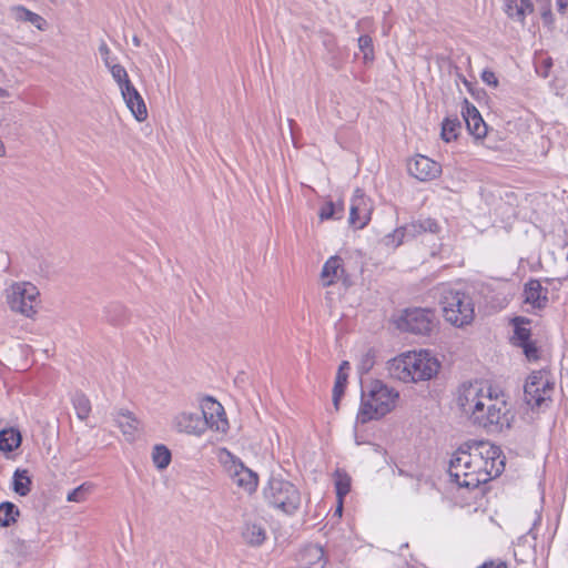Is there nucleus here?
I'll return each mask as SVG.
<instances>
[{
	"mask_svg": "<svg viewBox=\"0 0 568 568\" xmlns=\"http://www.w3.org/2000/svg\"><path fill=\"white\" fill-rule=\"evenodd\" d=\"M374 357L375 355L372 349H369L362 356L361 363L358 365V371L361 374H366L372 369L375 363Z\"/></svg>",
	"mask_w": 568,
	"mask_h": 568,
	"instance_id": "obj_42",
	"label": "nucleus"
},
{
	"mask_svg": "<svg viewBox=\"0 0 568 568\" xmlns=\"http://www.w3.org/2000/svg\"><path fill=\"white\" fill-rule=\"evenodd\" d=\"M555 389V382L548 371H534L526 379L524 399L528 406L541 408L549 406Z\"/></svg>",
	"mask_w": 568,
	"mask_h": 568,
	"instance_id": "obj_6",
	"label": "nucleus"
},
{
	"mask_svg": "<svg viewBox=\"0 0 568 568\" xmlns=\"http://www.w3.org/2000/svg\"><path fill=\"white\" fill-rule=\"evenodd\" d=\"M506 13L509 18L523 22L527 13L532 12L530 0H505Z\"/></svg>",
	"mask_w": 568,
	"mask_h": 568,
	"instance_id": "obj_26",
	"label": "nucleus"
},
{
	"mask_svg": "<svg viewBox=\"0 0 568 568\" xmlns=\"http://www.w3.org/2000/svg\"><path fill=\"white\" fill-rule=\"evenodd\" d=\"M173 423L180 433L200 436L206 430V422L200 413H180L174 417Z\"/></svg>",
	"mask_w": 568,
	"mask_h": 568,
	"instance_id": "obj_15",
	"label": "nucleus"
},
{
	"mask_svg": "<svg viewBox=\"0 0 568 568\" xmlns=\"http://www.w3.org/2000/svg\"><path fill=\"white\" fill-rule=\"evenodd\" d=\"M20 515L19 508L11 501L0 504V526L9 527L17 521Z\"/></svg>",
	"mask_w": 568,
	"mask_h": 568,
	"instance_id": "obj_31",
	"label": "nucleus"
},
{
	"mask_svg": "<svg viewBox=\"0 0 568 568\" xmlns=\"http://www.w3.org/2000/svg\"><path fill=\"white\" fill-rule=\"evenodd\" d=\"M7 97H9L8 91L2 89V88H0V98H7Z\"/></svg>",
	"mask_w": 568,
	"mask_h": 568,
	"instance_id": "obj_52",
	"label": "nucleus"
},
{
	"mask_svg": "<svg viewBox=\"0 0 568 568\" xmlns=\"http://www.w3.org/2000/svg\"><path fill=\"white\" fill-rule=\"evenodd\" d=\"M462 410L469 416L473 425L484 428L487 433H501L509 429L515 418L507 402L491 389L487 392L477 385H469L458 397Z\"/></svg>",
	"mask_w": 568,
	"mask_h": 568,
	"instance_id": "obj_1",
	"label": "nucleus"
},
{
	"mask_svg": "<svg viewBox=\"0 0 568 568\" xmlns=\"http://www.w3.org/2000/svg\"><path fill=\"white\" fill-rule=\"evenodd\" d=\"M343 204H335L332 201L326 202L318 212L321 221L325 220H341L343 217Z\"/></svg>",
	"mask_w": 568,
	"mask_h": 568,
	"instance_id": "obj_36",
	"label": "nucleus"
},
{
	"mask_svg": "<svg viewBox=\"0 0 568 568\" xmlns=\"http://www.w3.org/2000/svg\"><path fill=\"white\" fill-rule=\"evenodd\" d=\"M439 368L440 363L429 351L403 353L387 363L389 376L404 383L429 381Z\"/></svg>",
	"mask_w": 568,
	"mask_h": 568,
	"instance_id": "obj_2",
	"label": "nucleus"
},
{
	"mask_svg": "<svg viewBox=\"0 0 568 568\" xmlns=\"http://www.w3.org/2000/svg\"><path fill=\"white\" fill-rule=\"evenodd\" d=\"M99 53L101 54L102 60H103V62H104L105 67L112 63V62H111V58H110V55H111V50H110V48L108 47L106 42H105V41H103V40L101 41V43H100V45H99Z\"/></svg>",
	"mask_w": 568,
	"mask_h": 568,
	"instance_id": "obj_45",
	"label": "nucleus"
},
{
	"mask_svg": "<svg viewBox=\"0 0 568 568\" xmlns=\"http://www.w3.org/2000/svg\"><path fill=\"white\" fill-rule=\"evenodd\" d=\"M121 94L126 106L130 109L134 118L139 122L144 121L148 118L146 105L144 103L143 98L135 89V87L131 84L130 87H128V90L121 91Z\"/></svg>",
	"mask_w": 568,
	"mask_h": 568,
	"instance_id": "obj_18",
	"label": "nucleus"
},
{
	"mask_svg": "<svg viewBox=\"0 0 568 568\" xmlns=\"http://www.w3.org/2000/svg\"><path fill=\"white\" fill-rule=\"evenodd\" d=\"M335 477V488L338 500H343V498L351 490V477L343 470L337 469L334 474Z\"/></svg>",
	"mask_w": 568,
	"mask_h": 568,
	"instance_id": "obj_38",
	"label": "nucleus"
},
{
	"mask_svg": "<svg viewBox=\"0 0 568 568\" xmlns=\"http://www.w3.org/2000/svg\"><path fill=\"white\" fill-rule=\"evenodd\" d=\"M439 305L444 318L456 327L469 325L475 317V305L469 293L443 286L440 288Z\"/></svg>",
	"mask_w": 568,
	"mask_h": 568,
	"instance_id": "obj_4",
	"label": "nucleus"
},
{
	"mask_svg": "<svg viewBox=\"0 0 568 568\" xmlns=\"http://www.w3.org/2000/svg\"><path fill=\"white\" fill-rule=\"evenodd\" d=\"M372 206L361 189H356L349 207V224L355 229L365 227L371 220Z\"/></svg>",
	"mask_w": 568,
	"mask_h": 568,
	"instance_id": "obj_11",
	"label": "nucleus"
},
{
	"mask_svg": "<svg viewBox=\"0 0 568 568\" xmlns=\"http://www.w3.org/2000/svg\"><path fill=\"white\" fill-rule=\"evenodd\" d=\"M71 402L78 418L85 420L91 413V403L88 396L78 390L72 395Z\"/></svg>",
	"mask_w": 568,
	"mask_h": 568,
	"instance_id": "obj_30",
	"label": "nucleus"
},
{
	"mask_svg": "<svg viewBox=\"0 0 568 568\" xmlns=\"http://www.w3.org/2000/svg\"><path fill=\"white\" fill-rule=\"evenodd\" d=\"M405 237L408 236L404 230V226H402L385 235L382 241L386 246L395 248L403 243Z\"/></svg>",
	"mask_w": 568,
	"mask_h": 568,
	"instance_id": "obj_40",
	"label": "nucleus"
},
{
	"mask_svg": "<svg viewBox=\"0 0 568 568\" xmlns=\"http://www.w3.org/2000/svg\"><path fill=\"white\" fill-rule=\"evenodd\" d=\"M263 495L270 507L286 515L294 514L301 506L300 490L282 477L272 476L263 489Z\"/></svg>",
	"mask_w": 568,
	"mask_h": 568,
	"instance_id": "obj_5",
	"label": "nucleus"
},
{
	"mask_svg": "<svg viewBox=\"0 0 568 568\" xmlns=\"http://www.w3.org/2000/svg\"><path fill=\"white\" fill-rule=\"evenodd\" d=\"M462 476L458 480H453L459 487L475 489L478 488L480 484H486L493 478H496L493 475H488V471L485 469L479 470H469L467 473L458 474Z\"/></svg>",
	"mask_w": 568,
	"mask_h": 568,
	"instance_id": "obj_21",
	"label": "nucleus"
},
{
	"mask_svg": "<svg viewBox=\"0 0 568 568\" xmlns=\"http://www.w3.org/2000/svg\"><path fill=\"white\" fill-rule=\"evenodd\" d=\"M106 68L110 70L112 78L118 83L120 90H128V87H130L132 82L129 79L126 70L119 63H111L106 65Z\"/></svg>",
	"mask_w": 568,
	"mask_h": 568,
	"instance_id": "obj_37",
	"label": "nucleus"
},
{
	"mask_svg": "<svg viewBox=\"0 0 568 568\" xmlns=\"http://www.w3.org/2000/svg\"><path fill=\"white\" fill-rule=\"evenodd\" d=\"M460 121L457 118H446L442 124L440 136L445 142H450L458 136Z\"/></svg>",
	"mask_w": 568,
	"mask_h": 568,
	"instance_id": "obj_33",
	"label": "nucleus"
},
{
	"mask_svg": "<svg viewBox=\"0 0 568 568\" xmlns=\"http://www.w3.org/2000/svg\"><path fill=\"white\" fill-rule=\"evenodd\" d=\"M548 290L541 286L539 280H529L524 287L525 302L534 308L541 310L548 303Z\"/></svg>",
	"mask_w": 568,
	"mask_h": 568,
	"instance_id": "obj_17",
	"label": "nucleus"
},
{
	"mask_svg": "<svg viewBox=\"0 0 568 568\" xmlns=\"http://www.w3.org/2000/svg\"><path fill=\"white\" fill-rule=\"evenodd\" d=\"M462 115L468 132L476 139H483L487 134V125L479 111L467 99L464 100Z\"/></svg>",
	"mask_w": 568,
	"mask_h": 568,
	"instance_id": "obj_14",
	"label": "nucleus"
},
{
	"mask_svg": "<svg viewBox=\"0 0 568 568\" xmlns=\"http://www.w3.org/2000/svg\"><path fill=\"white\" fill-rule=\"evenodd\" d=\"M172 459L170 449L164 445H155L152 452V460L156 468L165 469Z\"/></svg>",
	"mask_w": 568,
	"mask_h": 568,
	"instance_id": "obj_35",
	"label": "nucleus"
},
{
	"mask_svg": "<svg viewBox=\"0 0 568 568\" xmlns=\"http://www.w3.org/2000/svg\"><path fill=\"white\" fill-rule=\"evenodd\" d=\"M477 568H508V566L505 561H499L497 565H495L493 560H487Z\"/></svg>",
	"mask_w": 568,
	"mask_h": 568,
	"instance_id": "obj_47",
	"label": "nucleus"
},
{
	"mask_svg": "<svg viewBox=\"0 0 568 568\" xmlns=\"http://www.w3.org/2000/svg\"><path fill=\"white\" fill-rule=\"evenodd\" d=\"M342 510H343V500H338V507L336 509V513H338L341 515Z\"/></svg>",
	"mask_w": 568,
	"mask_h": 568,
	"instance_id": "obj_53",
	"label": "nucleus"
},
{
	"mask_svg": "<svg viewBox=\"0 0 568 568\" xmlns=\"http://www.w3.org/2000/svg\"><path fill=\"white\" fill-rule=\"evenodd\" d=\"M38 296L37 286L29 282L13 283L7 290V302L10 308L26 317H32L36 314Z\"/></svg>",
	"mask_w": 568,
	"mask_h": 568,
	"instance_id": "obj_9",
	"label": "nucleus"
},
{
	"mask_svg": "<svg viewBox=\"0 0 568 568\" xmlns=\"http://www.w3.org/2000/svg\"><path fill=\"white\" fill-rule=\"evenodd\" d=\"M301 561L305 568H324L326 560L324 550L318 545H310L301 552Z\"/></svg>",
	"mask_w": 568,
	"mask_h": 568,
	"instance_id": "obj_24",
	"label": "nucleus"
},
{
	"mask_svg": "<svg viewBox=\"0 0 568 568\" xmlns=\"http://www.w3.org/2000/svg\"><path fill=\"white\" fill-rule=\"evenodd\" d=\"M105 320L112 325H123L128 320V311L121 304H110L105 307Z\"/></svg>",
	"mask_w": 568,
	"mask_h": 568,
	"instance_id": "obj_32",
	"label": "nucleus"
},
{
	"mask_svg": "<svg viewBox=\"0 0 568 568\" xmlns=\"http://www.w3.org/2000/svg\"><path fill=\"white\" fill-rule=\"evenodd\" d=\"M530 321L524 317L515 318V328H514V339L515 344L519 346L520 344L527 343L530 341V328L526 327L525 324H529Z\"/></svg>",
	"mask_w": 568,
	"mask_h": 568,
	"instance_id": "obj_34",
	"label": "nucleus"
},
{
	"mask_svg": "<svg viewBox=\"0 0 568 568\" xmlns=\"http://www.w3.org/2000/svg\"><path fill=\"white\" fill-rule=\"evenodd\" d=\"M462 466L466 468V471L483 469V467L476 466L469 449H465V443L458 447L449 462L448 473L452 480H458L462 477L458 475L460 470L458 467Z\"/></svg>",
	"mask_w": 568,
	"mask_h": 568,
	"instance_id": "obj_16",
	"label": "nucleus"
},
{
	"mask_svg": "<svg viewBox=\"0 0 568 568\" xmlns=\"http://www.w3.org/2000/svg\"><path fill=\"white\" fill-rule=\"evenodd\" d=\"M227 471L233 483L247 493L255 491L258 483L257 475L244 466L241 460H233L227 466Z\"/></svg>",
	"mask_w": 568,
	"mask_h": 568,
	"instance_id": "obj_13",
	"label": "nucleus"
},
{
	"mask_svg": "<svg viewBox=\"0 0 568 568\" xmlns=\"http://www.w3.org/2000/svg\"><path fill=\"white\" fill-rule=\"evenodd\" d=\"M481 80L487 85H490L494 88H496L498 85V79H497L495 72H493L491 70H484L481 72Z\"/></svg>",
	"mask_w": 568,
	"mask_h": 568,
	"instance_id": "obj_44",
	"label": "nucleus"
},
{
	"mask_svg": "<svg viewBox=\"0 0 568 568\" xmlns=\"http://www.w3.org/2000/svg\"><path fill=\"white\" fill-rule=\"evenodd\" d=\"M324 45L331 50V48L334 45V39L332 37H328L324 40Z\"/></svg>",
	"mask_w": 568,
	"mask_h": 568,
	"instance_id": "obj_49",
	"label": "nucleus"
},
{
	"mask_svg": "<svg viewBox=\"0 0 568 568\" xmlns=\"http://www.w3.org/2000/svg\"><path fill=\"white\" fill-rule=\"evenodd\" d=\"M242 538L247 545L258 547L266 539V530L262 524L246 523L242 530Z\"/></svg>",
	"mask_w": 568,
	"mask_h": 568,
	"instance_id": "obj_25",
	"label": "nucleus"
},
{
	"mask_svg": "<svg viewBox=\"0 0 568 568\" xmlns=\"http://www.w3.org/2000/svg\"><path fill=\"white\" fill-rule=\"evenodd\" d=\"M349 369V363L347 361H343L338 367V372L336 375L334 388H333V403L336 408H338V403L344 395L345 387L347 384V371Z\"/></svg>",
	"mask_w": 568,
	"mask_h": 568,
	"instance_id": "obj_27",
	"label": "nucleus"
},
{
	"mask_svg": "<svg viewBox=\"0 0 568 568\" xmlns=\"http://www.w3.org/2000/svg\"><path fill=\"white\" fill-rule=\"evenodd\" d=\"M519 347L524 349L525 355L528 359H537L538 358V349L531 341L527 343L520 344Z\"/></svg>",
	"mask_w": 568,
	"mask_h": 568,
	"instance_id": "obj_43",
	"label": "nucleus"
},
{
	"mask_svg": "<svg viewBox=\"0 0 568 568\" xmlns=\"http://www.w3.org/2000/svg\"><path fill=\"white\" fill-rule=\"evenodd\" d=\"M398 392L386 386L382 381L374 379L362 383L361 407L356 416L359 424H366L373 419L384 417L396 405Z\"/></svg>",
	"mask_w": 568,
	"mask_h": 568,
	"instance_id": "obj_3",
	"label": "nucleus"
},
{
	"mask_svg": "<svg viewBox=\"0 0 568 568\" xmlns=\"http://www.w3.org/2000/svg\"><path fill=\"white\" fill-rule=\"evenodd\" d=\"M229 457H231V458H232V462H233V460H236V459L232 456V454H229Z\"/></svg>",
	"mask_w": 568,
	"mask_h": 568,
	"instance_id": "obj_55",
	"label": "nucleus"
},
{
	"mask_svg": "<svg viewBox=\"0 0 568 568\" xmlns=\"http://www.w3.org/2000/svg\"><path fill=\"white\" fill-rule=\"evenodd\" d=\"M91 488H92L91 484H82L68 494L67 500L73 501V503H81V501L85 500L87 496L91 491Z\"/></svg>",
	"mask_w": 568,
	"mask_h": 568,
	"instance_id": "obj_41",
	"label": "nucleus"
},
{
	"mask_svg": "<svg viewBox=\"0 0 568 568\" xmlns=\"http://www.w3.org/2000/svg\"><path fill=\"white\" fill-rule=\"evenodd\" d=\"M21 444V434L18 429L6 428L0 430V450L11 453Z\"/></svg>",
	"mask_w": 568,
	"mask_h": 568,
	"instance_id": "obj_28",
	"label": "nucleus"
},
{
	"mask_svg": "<svg viewBox=\"0 0 568 568\" xmlns=\"http://www.w3.org/2000/svg\"><path fill=\"white\" fill-rule=\"evenodd\" d=\"M11 16L16 21L29 22L34 26L38 30L47 29V21L40 14L30 11L23 6H14L10 9Z\"/></svg>",
	"mask_w": 568,
	"mask_h": 568,
	"instance_id": "obj_23",
	"label": "nucleus"
},
{
	"mask_svg": "<svg viewBox=\"0 0 568 568\" xmlns=\"http://www.w3.org/2000/svg\"><path fill=\"white\" fill-rule=\"evenodd\" d=\"M407 170L412 176L422 182L435 180L442 173L440 164L425 155H416L410 160Z\"/></svg>",
	"mask_w": 568,
	"mask_h": 568,
	"instance_id": "obj_12",
	"label": "nucleus"
},
{
	"mask_svg": "<svg viewBox=\"0 0 568 568\" xmlns=\"http://www.w3.org/2000/svg\"><path fill=\"white\" fill-rule=\"evenodd\" d=\"M49 1L52 2V3H57L58 2V0H49Z\"/></svg>",
	"mask_w": 568,
	"mask_h": 568,
	"instance_id": "obj_56",
	"label": "nucleus"
},
{
	"mask_svg": "<svg viewBox=\"0 0 568 568\" xmlns=\"http://www.w3.org/2000/svg\"><path fill=\"white\" fill-rule=\"evenodd\" d=\"M202 418L206 422V428L215 429L225 433L229 428L225 410L223 406L212 397H206L202 402L201 412Z\"/></svg>",
	"mask_w": 568,
	"mask_h": 568,
	"instance_id": "obj_10",
	"label": "nucleus"
},
{
	"mask_svg": "<svg viewBox=\"0 0 568 568\" xmlns=\"http://www.w3.org/2000/svg\"><path fill=\"white\" fill-rule=\"evenodd\" d=\"M358 49L363 53L365 64L372 63L375 59L373 39L368 34L358 38Z\"/></svg>",
	"mask_w": 568,
	"mask_h": 568,
	"instance_id": "obj_39",
	"label": "nucleus"
},
{
	"mask_svg": "<svg viewBox=\"0 0 568 568\" xmlns=\"http://www.w3.org/2000/svg\"><path fill=\"white\" fill-rule=\"evenodd\" d=\"M436 324L435 311L430 308H406L396 320L398 329L417 335H429Z\"/></svg>",
	"mask_w": 568,
	"mask_h": 568,
	"instance_id": "obj_8",
	"label": "nucleus"
},
{
	"mask_svg": "<svg viewBox=\"0 0 568 568\" xmlns=\"http://www.w3.org/2000/svg\"><path fill=\"white\" fill-rule=\"evenodd\" d=\"M557 9L560 13H565L568 8V0H556Z\"/></svg>",
	"mask_w": 568,
	"mask_h": 568,
	"instance_id": "obj_48",
	"label": "nucleus"
},
{
	"mask_svg": "<svg viewBox=\"0 0 568 568\" xmlns=\"http://www.w3.org/2000/svg\"><path fill=\"white\" fill-rule=\"evenodd\" d=\"M541 19L544 23L548 27H550L554 23V16L550 8H547L541 12Z\"/></svg>",
	"mask_w": 568,
	"mask_h": 568,
	"instance_id": "obj_46",
	"label": "nucleus"
},
{
	"mask_svg": "<svg viewBox=\"0 0 568 568\" xmlns=\"http://www.w3.org/2000/svg\"><path fill=\"white\" fill-rule=\"evenodd\" d=\"M462 80H463L464 84L467 87L468 91L470 93H473L471 83L464 77L462 78Z\"/></svg>",
	"mask_w": 568,
	"mask_h": 568,
	"instance_id": "obj_50",
	"label": "nucleus"
},
{
	"mask_svg": "<svg viewBox=\"0 0 568 568\" xmlns=\"http://www.w3.org/2000/svg\"><path fill=\"white\" fill-rule=\"evenodd\" d=\"M465 449L474 457L476 466L483 467L488 475L498 477L505 468L501 449L488 440L471 439L465 443Z\"/></svg>",
	"mask_w": 568,
	"mask_h": 568,
	"instance_id": "obj_7",
	"label": "nucleus"
},
{
	"mask_svg": "<svg viewBox=\"0 0 568 568\" xmlns=\"http://www.w3.org/2000/svg\"><path fill=\"white\" fill-rule=\"evenodd\" d=\"M132 41H133V44L135 47H140L141 45V40H140V38L138 36H134Z\"/></svg>",
	"mask_w": 568,
	"mask_h": 568,
	"instance_id": "obj_51",
	"label": "nucleus"
},
{
	"mask_svg": "<svg viewBox=\"0 0 568 568\" xmlns=\"http://www.w3.org/2000/svg\"><path fill=\"white\" fill-rule=\"evenodd\" d=\"M32 486V479L27 469H16L12 477V489L19 496H27Z\"/></svg>",
	"mask_w": 568,
	"mask_h": 568,
	"instance_id": "obj_29",
	"label": "nucleus"
},
{
	"mask_svg": "<svg viewBox=\"0 0 568 568\" xmlns=\"http://www.w3.org/2000/svg\"><path fill=\"white\" fill-rule=\"evenodd\" d=\"M404 230L406 231L407 236L413 239L427 232L437 234L440 231V226L435 219L426 217L404 225Z\"/></svg>",
	"mask_w": 568,
	"mask_h": 568,
	"instance_id": "obj_20",
	"label": "nucleus"
},
{
	"mask_svg": "<svg viewBox=\"0 0 568 568\" xmlns=\"http://www.w3.org/2000/svg\"><path fill=\"white\" fill-rule=\"evenodd\" d=\"M458 469H460V470L458 471L459 474L467 473V471H466V468H465V467H463V466H462V467H458Z\"/></svg>",
	"mask_w": 568,
	"mask_h": 568,
	"instance_id": "obj_54",
	"label": "nucleus"
},
{
	"mask_svg": "<svg viewBox=\"0 0 568 568\" xmlns=\"http://www.w3.org/2000/svg\"><path fill=\"white\" fill-rule=\"evenodd\" d=\"M114 420L121 428L123 435L126 436L128 440H133L135 438L140 423L131 412L120 409L116 413Z\"/></svg>",
	"mask_w": 568,
	"mask_h": 568,
	"instance_id": "obj_22",
	"label": "nucleus"
},
{
	"mask_svg": "<svg viewBox=\"0 0 568 568\" xmlns=\"http://www.w3.org/2000/svg\"><path fill=\"white\" fill-rule=\"evenodd\" d=\"M344 273L343 260L335 255L331 256L323 265L321 280L324 286H331L336 283Z\"/></svg>",
	"mask_w": 568,
	"mask_h": 568,
	"instance_id": "obj_19",
	"label": "nucleus"
}]
</instances>
